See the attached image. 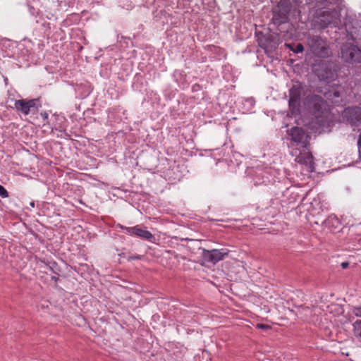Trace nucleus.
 I'll return each instance as SVG.
<instances>
[{
    "mask_svg": "<svg viewBox=\"0 0 361 361\" xmlns=\"http://www.w3.org/2000/svg\"><path fill=\"white\" fill-rule=\"evenodd\" d=\"M306 105L311 114L317 119L319 123H323L329 114L326 102L321 96L312 95L306 99Z\"/></svg>",
    "mask_w": 361,
    "mask_h": 361,
    "instance_id": "nucleus-1",
    "label": "nucleus"
},
{
    "mask_svg": "<svg viewBox=\"0 0 361 361\" xmlns=\"http://www.w3.org/2000/svg\"><path fill=\"white\" fill-rule=\"evenodd\" d=\"M307 46L314 56L326 58L330 56L331 50L327 42L318 35H310L307 37Z\"/></svg>",
    "mask_w": 361,
    "mask_h": 361,
    "instance_id": "nucleus-2",
    "label": "nucleus"
},
{
    "mask_svg": "<svg viewBox=\"0 0 361 361\" xmlns=\"http://www.w3.org/2000/svg\"><path fill=\"white\" fill-rule=\"evenodd\" d=\"M256 35L259 46L264 49L267 54L274 52L281 42L279 35L276 32H257Z\"/></svg>",
    "mask_w": 361,
    "mask_h": 361,
    "instance_id": "nucleus-3",
    "label": "nucleus"
},
{
    "mask_svg": "<svg viewBox=\"0 0 361 361\" xmlns=\"http://www.w3.org/2000/svg\"><path fill=\"white\" fill-rule=\"evenodd\" d=\"M291 6L289 0H281L272 10L274 24L279 25L286 23L288 20Z\"/></svg>",
    "mask_w": 361,
    "mask_h": 361,
    "instance_id": "nucleus-4",
    "label": "nucleus"
},
{
    "mask_svg": "<svg viewBox=\"0 0 361 361\" xmlns=\"http://www.w3.org/2000/svg\"><path fill=\"white\" fill-rule=\"evenodd\" d=\"M292 154L295 157V161L297 163L305 165L309 171H314V158L308 147H296L293 149Z\"/></svg>",
    "mask_w": 361,
    "mask_h": 361,
    "instance_id": "nucleus-5",
    "label": "nucleus"
},
{
    "mask_svg": "<svg viewBox=\"0 0 361 361\" xmlns=\"http://www.w3.org/2000/svg\"><path fill=\"white\" fill-rule=\"evenodd\" d=\"M341 56L347 63H361V49L351 43L343 44L341 49Z\"/></svg>",
    "mask_w": 361,
    "mask_h": 361,
    "instance_id": "nucleus-6",
    "label": "nucleus"
},
{
    "mask_svg": "<svg viewBox=\"0 0 361 361\" xmlns=\"http://www.w3.org/2000/svg\"><path fill=\"white\" fill-rule=\"evenodd\" d=\"M229 254V250L226 248L214 249L208 250L202 249V259L205 263L216 264L219 261L224 259Z\"/></svg>",
    "mask_w": 361,
    "mask_h": 361,
    "instance_id": "nucleus-7",
    "label": "nucleus"
},
{
    "mask_svg": "<svg viewBox=\"0 0 361 361\" xmlns=\"http://www.w3.org/2000/svg\"><path fill=\"white\" fill-rule=\"evenodd\" d=\"M289 135L291 137V140L298 146V147H309L310 135L302 128L293 127L290 128Z\"/></svg>",
    "mask_w": 361,
    "mask_h": 361,
    "instance_id": "nucleus-8",
    "label": "nucleus"
},
{
    "mask_svg": "<svg viewBox=\"0 0 361 361\" xmlns=\"http://www.w3.org/2000/svg\"><path fill=\"white\" fill-rule=\"evenodd\" d=\"M14 106L18 111H20L25 115H28L31 112L37 111L41 104L39 99L29 100L23 99L16 100Z\"/></svg>",
    "mask_w": 361,
    "mask_h": 361,
    "instance_id": "nucleus-9",
    "label": "nucleus"
},
{
    "mask_svg": "<svg viewBox=\"0 0 361 361\" xmlns=\"http://www.w3.org/2000/svg\"><path fill=\"white\" fill-rule=\"evenodd\" d=\"M343 119L351 126L361 125V106H353L345 108L342 113Z\"/></svg>",
    "mask_w": 361,
    "mask_h": 361,
    "instance_id": "nucleus-10",
    "label": "nucleus"
},
{
    "mask_svg": "<svg viewBox=\"0 0 361 361\" xmlns=\"http://www.w3.org/2000/svg\"><path fill=\"white\" fill-rule=\"evenodd\" d=\"M336 14L335 11H318L314 20L315 23H317L321 28H325L334 21L336 18Z\"/></svg>",
    "mask_w": 361,
    "mask_h": 361,
    "instance_id": "nucleus-11",
    "label": "nucleus"
},
{
    "mask_svg": "<svg viewBox=\"0 0 361 361\" xmlns=\"http://www.w3.org/2000/svg\"><path fill=\"white\" fill-rule=\"evenodd\" d=\"M122 230H124L126 233L130 235H135L140 238L143 240H152L154 238L153 235L148 231L141 228L140 226L134 227H126L122 225H119Z\"/></svg>",
    "mask_w": 361,
    "mask_h": 361,
    "instance_id": "nucleus-12",
    "label": "nucleus"
},
{
    "mask_svg": "<svg viewBox=\"0 0 361 361\" xmlns=\"http://www.w3.org/2000/svg\"><path fill=\"white\" fill-rule=\"evenodd\" d=\"M289 106L293 113H295L299 111L301 97V89L293 85L289 92Z\"/></svg>",
    "mask_w": 361,
    "mask_h": 361,
    "instance_id": "nucleus-13",
    "label": "nucleus"
},
{
    "mask_svg": "<svg viewBox=\"0 0 361 361\" xmlns=\"http://www.w3.org/2000/svg\"><path fill=\"white\" fill-rule=\"evenodd\" d=\"M327 99L331 101L334 104H337L340 102L341 93L340 91L334 87H331L328 92L324 94Z\"/></svg>",
    "mask_w": 361,
    "mask_h": 361,
    "instance_id": "nucleus-14",
    "label": "nucleus"
},
{
    "mask_svg": "<svg viewBox=\"0 0 361 361\" xmlns=\"http://www.w3.org/2000/svg\"><path fill=\"white\" fill-rule=\"evenodd\" d=\"M42 262L44 264L45 267L54 274L59 275V273L61 272L60 267L55 262L51 261L48 262Z\"/></svg>",
    "mask_w": 361,
    "mask_h": 361,
    "instance_id": "nucleus-15",
    "label": "nucleus"
},
{
    "mask_svg": "<svg viewBox=\"0 0 361 361\" xmlns=\"http://www.w3.org/2000/svg\"><path fill=\"white\" fill-rule=\"evenodd\" d=\"M286 46L290 48L295 53H301L304 50V47L302 44L299 43L296 45L286 44Z\"/></svg>",
    "mask_w": 361,
    "mask_h": 361,
    "instance_id": "nucleus-16",
    "label": "nucleus"
},
{
    "mask_svg": "<svg viewBox=\"0 0 361 361\" xmlns=\"http://www.w3.org/2000/svg\"><path fill=\"white\" fill-rule=\"evenodd\" d=\"M353 326L355 335L361 338V320H357Z\"/></svg>",
    "mask_w": 361,
    "mask_h": 361,
    "instance_id": "nucleus-17",
    "label": "nucleus"
},
{
    "mask_svg": "<svg viewBox=\"0 0 361 361\" xmlns=\"http://www.w3.org/2000/svg\"><path fill=\"white\" fill-rule=\"evenodd\" d=\"M0 196L2 197V198H6L8 197V191L6 190V188L2 186L1 185H0Z\"/></svg>",
    "mask_w": 361,
    "mask_h": 361,
    "instance_id": "nucleus-18",
    "label": "nucleus"
},
{
    "mask_svg": "<svg viewBox=\"0 0 361 361\" xmlns=\"http://www.w3.org/2000/svg\"><path fill=\"white\" fill-rule=\"evenodd\" d=\"M256 328L263 331H267L271 329V326L264 324H257Z\"/></svg>",
    "mask_w": 361,
    "mask_h": 361,
    "instance_id": "nucleus-19",
    "label": "nucleus"
},
{
    "mask_svg": "<svg viewBox=\"0 0 361 361\" xmlns=\"http://www.w3.org/2000/svg\"><path fill=\"white\" fill-rule=\"evenodd\" d=\"M353 312L356 317H361V306L355 307L353 310Z\"/></svg>",
    "mask_w": 361,
    "mask_h": 361,
    "instance_id": "nucleus-20",
    "label": "nucleus"
},
{
    "mask_svg": "<svg viewBox=\"0 0 361 361\" xmlns=\"http://www.w3.org/2000/svg\"><path fill=\"white\" fill-rule=\"evenodd\" d=\"M357 145H358V149H359V156H360V158L361 159V132H360V134L358 137Z\"/></svg>",
    "mask_w": 361,
    "mask_h": 361,
    "instance_id": "nucleus-21",
    "label": "nucleus"
},
{
    "mask_svg": "<svg viewBox=\"0 0 361 361\" xmlns=\"http://www.w3.org/2000/svg\"><path fill=\"white\" fill-rule=\"evenodd\" d=\"M40 116H42V118H43L44 121H46L47 119H48L49 115L46 111L41 112Z\"/></svg>",
    "mask_w": 361,
    "mask_h": 361,
    "instance_id": "nucleus-22",
    "label": "nucleus"
},
{
    "mask_svg": "<svg viewBox=\"0 0 361 361\" xmlns=\"http://www.w3.org/2000/svg\"><path fill=\"white\" fill-rule=\"evenodd\" d=\"M349 264L348 262H343L341 264V266L343 269H347L349 267Z\"/></svg>",
    "mask_w": 361,
    "mask_h": 361,
    "instance_id": "nucleus-23",
    "label": "nucleus"
},
{
    "mask_svg": "<svg viewBox=\"0 0 361 361\" xmlns=\"http://www.w3.org/2000/svg\"><path fill=\"white\" fill-rule=\"evenodd\" d=\"M141 256L140 255H133V256H130L129 258L130 259H141Z\"/></svg>",
    "mask_w": 361,
    "mask_h": 361,
    "instance_id": "nucleus-24",
    "label": "nucleus"
},
{
    "mask_svg": "<svg viewBox=\"0 0 361 361\" xmlns=\"http://www.w3.org/2000/svg\"><path fill=\"white\" fill-rule=\"evenodd\" d=\"M318 76H319V78H320L321 79H323V80L327 79L329 78L328 75L325 76L324 75H320V74H318Z\"/></svg>",
    "mask_w": 361,
    "mask_h": 361,
    "instance_id": "nucleus-25",
    "label": "nucleus"
},
{
    "mask_svg": "<svg viewBox=\"0 0 361 361\" xmlns=\"http://www.w3.org/2000/svg\"><path fill=\"white\" fill-rule=\"evenodd\" d=\"M301 309L304 312H310V308L308 307H302Z\"/></svg>",
    "mask_w": 361,
    "mask_h": 361,
    "instance_id": "nucleus-26",
    "label": "nucleus"
},
{
    "mask_svg": "<svg viewBox=\"0 0 361 361\" xmlns=\"http://www.w3.org/2000/svg\"><path fill=\"white\" fill-rule=\"evenodd\" d=\"M51 279L53 281H54L55 282H56L59 280V278L55 276H51Z\"/></svg>",
    "mask_w": 361,
    "mask_h": 361,
    "instance_id": "nucleus-27",
    "label": "nucleus"
},
{
    "mask_svg": "<svg viewBox=\"0 0 361 361\" xmlns=\"http://www.w3.org/2000/svg\"><path fill=\"white\" fill-rule=\"evenodd\" d=\"M30 206H31L32 207H35V202H30Z\"/></svg>",
    "mask_w": 361,
    "mask_h": 361,
    "instance_id": "nucleus-28",
    "label": "nucleus"
}]
</instances>
